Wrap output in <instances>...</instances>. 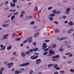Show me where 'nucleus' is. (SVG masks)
Instances as JSON below:
<instances>
[{"mask_svg": "<svg viewBox=\"0 0 74 74\" xmlns=\"http://www.w3.org/2000/svg\"><path fill=\"white\" fill-rule=\"evenodd\" d=\"M59 57H60V56H59V55H57L53 56H52V58L53 59H51V60L53 61L58 60H59V59L58 58H59Z\"/></svg>", "mask_w": 74, "mask_h": 74, "instance_id": "1", "label": "nucleus"}, {"mask_svg": "<svg viewBox=\"0 0 74 74\" xmlns=\"http://www.w3.org/2000/svg\"><path fill=\"white\" fill-rule=\"evenodd\" d=\"M52 66H53V68H56L57 67H58V64H56L55 65V64H49L48 66H47V67H52Z\"/></svg>", "mask_w": 74, "mask_h": 74, "instance_id": "2", "label": "nucleus"}, {"mask_svg": "<svg viewBox=\"0 0 74 74\" xmlns=\"http://www.w3.org/2000/svg\"><path fill=\"white\" fill-rule=\"evenodd\" d=\"M48 46L47 45V43H44L42 45V50L47 48Z\"/></svg>", "mask_w": 74, "mask_h": 74, "instance_id": "3", "label": "nucleus"}, {"mask_svg": "<svg viewBox=\"0 0 74 74\" xmlns=\"http://www.w3.org/2000/svg\"><path fill=\"white\" fill-rule=\"evenodd\" d=\"M13 64H14V63H9L7 64H6V66H8V69H10V68H11V67H13Z\"/></svg>", "mask_w": 74, "mask_h": 74, "instance_id": "4", "label": "nucleus"}, {"mask_svg": "<svg viewBox=\"0 0 74 74\" xmlns=\"http://www.w3.org/2000/svg\"><path fill=\"white\" fill-rule=\"evenodd\" d=\"M29 64H30V63L27 62L26 63L22 64H20L19 65V67H24V66H28Z\"/></svg>", "mask_w": 74, "mask_h": 74, "instance_id": "5", "label": "nucleus"}, {"mask_svg": "<svg viewBox=\"0 0 74 74\" xmlns=\"http://www.w3.org/2000/svg\"><path fill=\"white\" fill-rule=\"evenodd\" d=\"M8 36H9V34H5L3 36L2 38V40H5V39H6V40H8V38L7 37Z\"/></svg>", "mask_w": 74, "mask_h": 74, "instance_id": "6", "label": "nucleus"}, {"mask_svg": "<svg viewBox=\"0 0 74 74\" xmlns=\"http://www.w3.org/2000/svg\"><path fill=\"white\" fill-rule=\"evenodd\" d=\"M70 10H71V8H68L66 9V11H65V13L67 14H68L70 13Z\"/></svg>", "mask_w": 74, "mask_h": 74, "instance_id": "7", "label": "nucleus"}, {"mask_svg": "<svg viewBox=\"0 0 74 74\" xmlns=\"http://www.w3.org/2000/svg\"><path fill=\"white\" fill-rule=\"evenodd\" d=\"M41 60L40 59H38L36 60V64H38L41 63Z\"/></svg>", "mask_w": 74, "mask_h": 74, "instance_id": "8", "label": "nucleus"}, {"mask_svg": "<svg viewBox=\"0 0 74 74\" xmlns=\"http://www.w3.org/2000/svg\"><path fill=\"white\" fill-rule=\"evenodd\" d=\"M38 58V56H32L30 58L31 59H32L33 60H35V59H37V58Z\"/></svg>", "mask_w": 74, "mask_h": 74, "instance_id": "9", "label": "nucleus"}, {"mask_svg": "<svg viewBox=\"0 0 74 74\" xmlns=\"http://www.w3.org/2000/svg\"><path fill=\"white\" fill-rule=\"evenodd\" d=\"M1 47L2 48L1 49V51L4 50L5 49V47H4V46L2 45H1Z\"/></svg>", "mask_w": 74, "mask_h": 74, "instance_id": "10", "label": "nucleus"}, {"mask_svg": "<svg viewBox=\"0 0 74 74\" xmlns=\"http://www.w3.org/2000/svg\"><path fill=\"white\" fill-rule=\"evenodd\" d=\"M32 37H31L30 38H27V40L28 41L29 43H30V42H32L33 40L32 39Z\"/></svg>", "mask_w": 74, "mask_h": 74, "instance_id": "11", "label": "nucleus"}, {"mask_svg": "<svg viewBox=\"0 0 74 74\" xmlns=\"http://www.w3.org/2000/svg\"><path fill=\"white\" fill-rule=\"evenodd\" d=\"M39 34H40V33L39 32H37L34 34V37L35 38L37 37H38V36L39 35Z\"/></svg>", "mask_w": 74, "mask_h": 74, "instance_id": "12", "label": "nucleus"}, {"mask_svg": "<svg viewBox=\"0 0 74 74\" xmlns=\"http://www.w3.org/2000/svg\"><path fill=\"white\" fill-rule=\"evenodd\" d=\"M60 32V30L59 29H55L54 30V32L55 33H59Z\"/></svg>", "mask_w": 74, "mask_h": 74, "instance_id": "13", "label": "nucleus"}, {"mask_svg": "<svg viewBox=\"0 0 74 74\" xmlns=\"http://www.w3.org/2000/svg\"><path fill=\"white\" fill-rule=\"evenodd\" d=\"M12 48V46L11 45H10L8 46L7 47V50H10Z\"/></svg>", "mask_w": 74, "mask_h": 74, "instance_id": "14", "label": "nucleus"}, {"mask_svg": "<svg viewBox=\"0 0 74 74\" xmlns=\"http://www.w3.org/2000/svg\"><path fill=\"white\" fill-rule=\"evenodd\" d=\"M10 5L12 7H15V3H14L12 2L10 3Z\"/></svg>", "mask_w": 74, "mask_h": 74, "instance_id": "15", "label": "nucleus"}, {"mask_svg": "<svg viewBox=\"0 0 74 74\" xmlns=\"http://www.w3.org/2000/svg\"><path fill=\"white\" fill-rule=\"evenodd\" d=\"M21 55L22 56V57H24L26 56V54L22 52L21 53Z\"/></svg>", "mask_w": 74, "mask_h": 74, "instance_id": "16", "label": "nucleus"}, {"mask_svg": "<svg viewBox=\"0 0 74 74\" xmlns=\"http://www.w3.org/2000/svg\"><path fill=\"white\" fill-rule=\"evenodd\" d=\"M68 24L70 25V26H72V25H73L74 23H73V21H71L70 22L68 23Z\"/></svg>", "mask_w": 74, "mask_h": 74, "instance_id": "17", "label": "nucleus"}, {"mask_svg": "<svg viewBox=\"0 0 74 74\" xmlns=\"http://www.w3.org/2000/svg\"><path fill=\"white\" fill-rule=\"evenodd\" d=\"M15 16L14 15L12 16L11 17V19L12 20V21H13L14 19H15Z\"/></svg>", "mask_w": 74, "mask_h": 74, "instance_id": "18", "label": "nucleus"}, {"mask_svg": "<svg viewBox=\"0 0 74 74\" xmlns=\"http://www.w3.org/2000/svg\"><path fill=\"white\" fill-rule=\"evenodd\" d=\"M54 52H55V51L50 50L49 51V53L51 55V54H53V53H54Z\"/></svg>", "mask_w": 74, "mask_h": 74, "instance_id": "19", "label": "nucleus"}, {"mask_svg": "<svg viewBox=\"0 0 74 74\" xmlns=\"http://www.w3.org/2000/svg\"><path fill=\"white\" fill-rule=\"evenodd\" d=\"M37 50L38 51H40V50L38 49V48H37V47H36L35 49H33V51H37Z\"/></svg>", "mask_w": 74, "mask_h": 74, "instance_id": "20", "label": "nucleus"}, {"mask_svg": "<svg viewBox=\"0 0 74 74\" xmlns=\"http://www.w3.org/2000/svg\"><path fill=\"white\" fill-rule=\"evenodd\" d=\"M52 46V47L53 48H55V47H56V45L55 44H53Z\"/></svg>", "mask_w": 74, "mask_h": 74, "instance_id": "21", "label": "nucleus"}, {"mask_svg": "<svg viewBox=\"0 0 74 74\" xmlns=\"http://www.w3.org/2000/svg\"><path fill=\"white\" fill-rule=\"evenodd\" d=\"M10 25V24H4V27H7V26H8Z\"/></svg>", "mask_w": 74, "mask_h": 74, "instance_id": "22", "label": "nucleus"}, {"mask_svg": "<svg viewBox=\"0 0 74 74\" xmlns=\"http://www.w3.org/2000/svg\"><path fill=\"white\" fill-rule=\"evenodd\" d=\"M10 21V20H8L7 21L4 22V23H7L8 22H9Z\"/></svg>", "mask_w": 74, "mask_h": 74, "instance_id": "23", "label": "nucleus"}, {"mask_svg": "<svg viewBox=\"0 0 74 74\" xmlns=\"http://www.w3.org/2000/svg\"><path fill=\"white\" fill-rule=\"evenodd\" d=\"M30 53L28 51H27L25 53L26 55H29Z\"/></svg>", "mask_w": 74, "mask_h": 74, "instance_id": "24", "label": "nucleus"}, {"mask_svg": "<svg viewBox=\"0 0 74 74\" xmlns=\"http://www.w3.org/2000/svg\"><path fill=\"white\" fill-rule=\"evenodd\" d=\"M48 51H49V48H48L45 49L44 50V51H45V52H47Z\"/></svg>", "mask_w": 74, "mask_h": 74, "instance_id": "25", "label": "nucleus"}, {"mask_svg": "<svg viewBox=\"0 0 74 74\" xmlns=\"http://www.w3.org/2000/svg\"><path fill=\"white\" fill-rule=\"evenodd\" d=\"M34 10L35 11H37L38 10V7L37 6H36L35 7V9H34Z\"/></svg>", "mask_w": 74, "mask_h": 74, "instance_id": "26", "label": "nucleus"}, {"mask_svg": "<svg viewBox=\"0 0 74 74\" xmlns=\"http://www.w3.org/2000/svg\"><path fill=\"white\" fill-rule=\"evenodd\" d=\"M60 73H62V74H63L64 73H65V72L64 71H60Z\"/></svg>", "mask_w": 74, "mask_h": 74, "instance_id": "27", "label": "nucleus"}, {"mask_svg": "<svg viewBox=\"0 0 74 74\" xmlns=\"http://www.w3.org/2000/svg\"><path fill=\"white\" fill-rule=\"evenodd\" d=\"M20 40H21V38L16 39V41H20Z\"/></svg>", "mask_w": 74, "mask_h": 74, "instance_id": "28", "label": "nucleus"}, {"mask_svg": "<svg viewBox=\"0 0 74 74\" xmlns=\"http://www.w3.org/2000/svg\"><path fill=\"white\" fill-rule=\"evenodd\" d=\"M64 39H66V38H61L59 39L60 41H61V40H64Z\"/></svg>", "mask_w": 74, "mask_h": 74, "instance_id": "29", "label": "nucleus"}, {"mask_svg": "<svg viewBox=\"0 0 74 74\" xmlns=\"http://www.w3.org/2000/svg\"><path fill=\"white\" fill-rule=\"evenodd\" d=\"M12 1L14 3H16L17 2V0H12Z\"/></svg>", "mask_w": 74, "mask_h": 74, "instance_id": "30", "label": "nucleus"}, {"mask_svg": "<svg viewBox=\"0 0 74 74\" xmlns=\"http://www.w3.org/2000/svg\"><path fill=\"white\" fill-rule=\"evenodd\" d=\"M60 13V11H57L56 12V14H57V15H58V14H59Z\"/></svg>", "mask_w": 74, "mask_h": 74, "instance_id": "31", "label": "nucleus"}, {"mask_svg": "<svg viewBox=\"0 0 74 74\" xmlns=\"http://www.w3.org/2000/svg\"><path fill=\"white\" fill-rule=\"evenodd\" d=\"M57 11H56V10H53L52 11V12L53 13H54L55 14H56V12Z\"/></svg>", "mask_w": 74, "mask_h": 74, "instance_id": "32", "label": "nucleus"}, {"mask_svg": "<svg viewBox=\"0 0 74 74\" xmlns=\"http://www.w3.org/2000/svg\"><path fill=\"white\" fill-rule=\"evenodd\" d=\"M70 72H72V73H74V70H73V69H71L70 70Z\"/></svg>", "mask_w": 74, "mask_h": 74, "instance_id": "33", "label": "nucleus"}, {"mask_svg": "<svg viewBox=\"0 0 74 74\" xmlns=\"http://www.w3.org/2000/svg\"><path fill=\"white\" fill-rule=\"evenodd\" d=\"M55 15V14H51L50 15V16H54Z\"/></svg>", "mask_w": 74, "mask_h": 74, "instance_id": "34", "label": "nucleus"}, {"mask_svg": "<svg viewBox=\"0 0 74 74\" xmlns=\"http://www.w3.org/2000/svg\"><path fill=\"white\" fill-rule=\"evenodd\" d=\"M48 54V52H44L43 55H47Z\"/></svg>", "mask_w": 74, "mask_h": 74, "instance_id": "35", "label": "nucleus"}, {"mask_svg": "<svg viewBox=\"0 0 74 74\" xmlns=\"http://www.w3.org/2000/svg\"><path fill=\"white\" fill-rule=\"evenodd\" d=\"M28 41V40H25V41H23V43H24V44H25V43H26V42Z\"/></svg>", "mask_w": 74, "mask_h": 74, "instance_id": "36", "label": "nucleus"}, {"mask_svg": "<svg viewBox=\"0 0 74 74\" xmlns=\"http://www.w3.org/2000/svg\"><path fill=\"white\" fill-rule=\"evenodd\" d=\"M53 8V7H52V6H51L50 7H49L48 8V10H51V9H52V8Z\"/></svg>", "mask_w": 74, "mask_h": 74, "instance_id": "37", "label": "nucleus"}, {"mask_svg": "<svg viewBox=\"0 0 74 74\" xmlns=\"http://www.w3.org/2000/svg\"><path fill=\"white\" fill-rule=\"evenodd\" d=\"M29 51L31 53L33 52V49H29Z\"/></svg>", "mask_w": 74, "mask_h": 74, "instance_id": "38", "label": "nucleus"}, {"mask_svg": "<svg viewBox=\"0 0 74 74\" xmlns=\"http://www.w3.org/2000/svg\"><path fill=\"white\" fill-rule=\"evenodd\" d=\"M60 51H61V52H63V51H64V49H59Z\"/></svg>", "mask_w": 74, "mask_h": 74, "instance_id": "39", "label": "nucleus"}, {"mask_svg": "<svg viewBox=\"0 0 74 74\" xmlns=\"http://www.w3.org/2000/svg\"><path fill=\"white\" fill-rule=\"evenodd\" d=\"M54 23H55L56 25H58V24H59V23L56 21H53Z\"/></svg>", "mask_w": 74, "mask_h": 74, "instance_id": "40", "label": "nucleus"}, {"mask_svg": "<svg viewBox=\"0 0 74 74\" xmlns=\"http://www.w3.org/2000/svg\"><path fill=\"white\" fill-rule=\"evenodd\" d=\"M34 21H32L30 23L31 25H34Z\"/></svg>", "mask_w": 74, "mask_h": 74, "instance_id": "41", "label": "nucleus"}, {"mask_svg": "<svg viewBox=\"0 0 74 74\" xmlns=\"http://www.w3.org/2000/svg\"><path fill=\"white\" fill-rule=\"evenodd\" d=\"M15 74H19V72H18V71H15Z\"/></svg>", "mask_w": 74, "mask_h": 74, "instance_id": "42", "label": "nucleus"}, {"mask_svg": "<svg viewBox=\"0 0 74 74\" xmlns=\"http://www.w3.org/2000/svg\"><path fill=\"white\" fill-rule=\"evenodd\" d=\"M25 19L26 20H28V19H29V16H27L25 17Z\"/></svg>", "mask_w": 74, "mask_h": 74, "instance_id": "43", "label": "nucleus"}, {"mask_svg": "<svg viewBox=\"0 0 74 74\" xmlns=\"http://www.w3.org/2000/svg\"><path fill=\"white\" fill-rule=\"evenodd\" d=\"M60 69V68L59 67H57L56 68V70H59Z\"/></svg>", "mask_w": 74, "mask_h": 74, "instance_id": "44", "label": "nucleus"}, {"mask_svg": "<svg viewBox=\"0 0 74 74\" xmlns=\"http://www.w3.org/2000/svg\"><path fill=\"white\" fill-rule=\"evenodd\" d=\"M25 70L23 68H22L21 69V71H25Z\"/></svg>", "mask_w": 74, "mask_h": 74, "instance_id": "45", "label": "nucleus"}, {"mask_svg": "<svg viewBox=\"0 0 74 74\" xmlns=\"http://www.w3.org/2000/svg\"><path fill=\"white\" fill-rule=\"evenodd\" d=\"M50 41L49 40H46L45 41V42H49Z\"/></svg>", "mask_w": 74, "mask_h": 74, "instance_id": "46", "label": "nucleus"}, {"mask_svg": "<svg viewBox=\"0 0 74 74\" xmlns=\"http://www.w3.org/2000/svg\"><path fill=\"white\" fill-rule=\"evenodd\" d=\"M20 17H23V16H24L23 15V14H21L20 16Z\"/></svg>", "mask_w": 74, "mask_h": 74, "instance_id": "47", "label": "nucleus"}, {"mask_svg": "<svg viewBox=\"0 0 74 74\" xmlns=\"http://www.w3.org/2000/svg\"><path fill=\"white\" fill-rule=\"evenodd\" d=\"M33 73V71L32 70L30 71V72L29 73V74H32Z\"/></svg>", "mask_w": 74, "mask_h": 74, "instance_id": "48", "label": "nucleus"}, {"mask_svg": "<svg viewBox=\"0 0 74 74\" xmlns=\"http://www.w3.org/2000/svg\"><path fill=\"white\" fill-rule=\"evenodd\" d=\"M20 46L21 47H23V43H21Z\"/></svg>", "mask_w": 74, "mask_h": 74, "instance_id": "49", "label": "nucleus"}, {"mask_svg": "<svg viewBox=\"0 0 74 74\" xmlns=\"http://www.w3.org/2000/svg\"><path fill=\"white\" fill-rule=\"evenodd\" d=\"M4 70V67L1 68L0 70H1V71H3V70Z\"/></svg>", "mask_w": 74, "mask_h": 74, "instance_id": "50", "label": "nucleus"}, {"mask_svg": "<svg viewBox=\"0 0 74 74\" xmlns=\"http://www.w3.org/2000/svg\"><path fill=\"white\" fill-rule=\"evenodd\" d=\"M67 18V16H63L62 18H63V19H66V18Z\"/></svg>", "mask_w": 74, "mask_h": 74, "instance_id": "51", "label": "nucleus"}, {"mask_svg": "<svg viewBox=\"0 0 74 74\" xmlns=\"http://www.w3.org/2000/svg\"><path fill=\"white\" fill-rule=\"evenodd\" d=\"M53 17H50L49 18V19L50 21H52V20H53Z\"/></svg>", "mask_w": 74, "mask_h": 74, "instance_id": "52", "label": "nucleus"}, {"mask_svg": "<svg viewBox=\"0 0 74 74\" xmlns=\"http://www.w3.org/2000/svg\"><path fill=\"white\" fill-rule=\"evenodd\" d=\"M34 55H39V54H38V53H34Z\"/></svg>", "mask_w": 74, "mask_h": 74, "instance_id": "53", "label": "nucleus"}, {"mask_svg": "<svg viewBox=\"0 0 74 74\" xmlns=\"http://www.w3.org/2000/svg\"><path fill=\"white\" fill-rule=\"evenodd\" d=\"M29 17V19H32V18L33 17L32 16H28Z\"/></svg>", "mask_w": 74, "mask_h": 74, "instance_id": "54", "label": "nucleus"}, {"mask_svg": "<svg viewBox=\"0 0 74 74\" xmlns=\"http://www.w3.org/2000/svg\"><path fill=\"white\" fill-rule=\"evenodd\" d=\"M9 3V1H5V4H8Z\"/></svg>", "mask_w": 74, "mask_h": 74, "instance_id": "55", "label": "nucleus"}, {"mask_svg": "<svg viewBox=\"0 0 74 74\" xmlns=\"http://www.w3.org/2000/svg\"><path fill=\"white\" fill-rule=\"evenodd\" d=\"M12 12H15V11H16V10H15V9H12Z\"/></svg>", "mask_w": 74, "mask_h": 74, "instance_id": "56", "label": "nucleus"}, {"mask_svg": "<svg viewBox=\"0 0 74 74\" xmlns=\"http://www.w3.org/2000/svg\"><path fill=\"white\" fill-rule=\"evenodd\" d=\"M33 44L34 45H36V42H33Z\"/></svg>", "mask_w": 74, "mask_h": 74, "instance_id": "57", "label": "nucleus"}, {"mask_svg": "<svg viewBox=\"0 0 74 74\" xmlns=\"http://www.w3.org/2000/svg\"><path fill=\"white\" fill-rule=\"evenodd\" d=\"M69 30L71 32H73V31H74L73 29V28H71L70 30Z\"/></svg>", "mask_w": 74, "mask_h": 74, "instance_id": "58", "label": "nucleus"}, {"mask_svg": "<svg viewBox=\"0 0 74 74\" xmlns=\"http://www.w3.org/2000/svg\"><path fill=\"white\" fill-rule=\"evenodd\" d=\"M59 72H56L54 73V74H58Z\"/></svg>", "mask_w": 74, "mask_h": 74, "instance_id": "59", "label": "nucleus"}, {"mask_svg": "<svg viewBox=\"0 0 74 74\" xmlns=\"http://www.w3.org/2000/svg\"><path fill=\"white\" fill-rule=\"evenodd\" d=\"M3 74V71L0 70V74Z\"/></svg>", "mask_w": 74, "mask_h": 74, "instance_id": "60", "label": "nucleus"}, {"mask_svg": "<svg viewBox=\"0 0 74 74\" xmlns=\"http://www.w3.org/2000/svg\"><path fill=\"white\" fill-rule=\"evenodd\" d=\"M12 14H11L9 15L8 16V18H10V16H11Z\"/></svg>", "mask_w": 74, "mask_h": 74, "instance_id": "61", "label": "nucleus"}, {"mask_svg": "<svg viewBox=\"0 0 74 74\" xmlns=\"http://www.w3.org/2000/svg\"><path fill=\"white\" fill-rule=\"evenodd\" d=\"M40 29H38V30H35V32H39V31H40Z\"/></svg>", "mask_w": 74, "mask_h": 74, "instance_id": "62", "label": "nucleus"}, {"mask_svg": "<svg viewBox=\"0 0 74 74\" xmlns=\"http://www.w3.org/2000/svg\"><path fill=\"white\" fill-rule=\"evenodd\" d=\"M12 36H15V33H12Z\"/></svg>", "mask_w": 74, "mask_h": 74, "instance_id": "63", "label": "nucleus"}, {"mask_svg": "<svg viewBox=\"0 0 74 74\" xmlns=\"http://www.w3.org/2000/svg\"><path fill=\"white\" fill-rule=\"evenodd\" d=\"M27 4H28V5H30V4H32V3L29 2L27 3Z\"/></svg>", "mask_w": 74, "mask_h": 74, "instance_id": "64", "label": "nucleus"}]
</instances>
